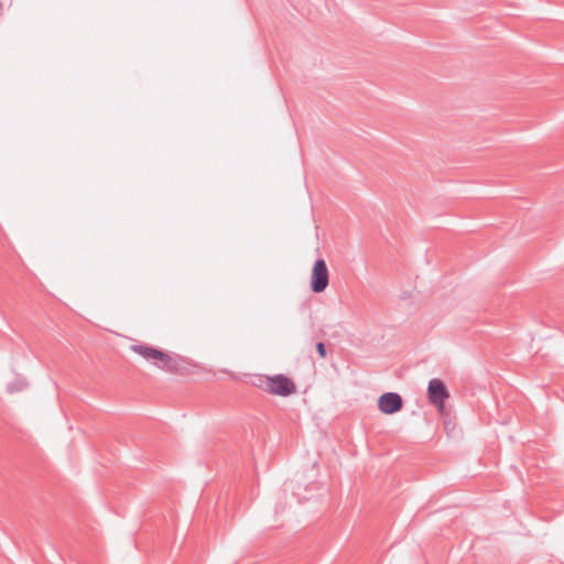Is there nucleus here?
<instances>
[{
  "label": "nucleus",
  "mask_w": 564,
  "mask_h": 564,
  "mask_svg": "<svg viewBox=\"0 0 564 564\" xmlns=\"http://www.w3.org/2000/svg\"><path fill=\"white\" fill-rule=\"evenodd\" d=\"M130 349L166 372L177 375L184 369L183 359L176 354L164 352L145 344H133Z\"/></svg>",
  "instance_id": "f257e3e1"
},
{
  "label": "nucleus",
  "mask_w": 564,
  "mask_h": 564,
  "mask_svg": "<svg viewBox=\"0 0 564 564\" xmlns=\"http://www.w3.org/2000/svg\"><path fill=\"white\" fill-rule=\"evenodd\" d=\"M329 283V273L324 259L314 262L311 275V289L314 293H322Z\"/></svg>",
  "instance_id": "f03ea898"
},
{
  "label": "nucleus",
  "mask_w": 564,
  "mask_h": 564,
  "mask_svg": "<svg viewBox=\"0 0 564 564\" xmlns=\"http://www.w3.org/2000/svg\"><path fill=\"white\" fill-rule=\"evenodd\" d=\"M427 398L440 412L444 411L445 400L449 398V393L441 379H432L427 386Z\"/></svg>",
  "instance_id": "7ed1b4c3"
},
{
  "label": "nucleus",
  "mask_w": 564,
  "mask_h": 564,
  "mask_svg": "<svg viewBox=\"0 0 564 564\" xmlns=\"http://www.w3.org/2000/svg\"><path fill=\"white\" fill-rule=\"evenodd\" d=\"M296 391L295 383L284 375L270 376L268 392L274 395L288 397Z\"/></svg>",
  "instance_id": "20e7f679"
},
{
  "label": "nucleus",
  "mask_w": 564,
  "mask_h": 564,
  "mask_svg": "<svg viewBox=\"0 0 564 564\" xmlns=\"http://www.w3.org/2000/svg\"><path fill=\"white\" fill-rule=\"evenodd\" d=\"M378 408L384 414H394L403 408V400L397 392H386L380 395Z\"/></svg>",
  "instance_id": "39448f33"
},
{
  "label": "nucleus",
  "mask_w": 564,
  "mask_h": 564,
  "mask_svg": "<svg viewBox=\"0 0 564 564\" xmlns=\"http://www.w3.org/2000/svg\"><path fill=\"white\" fill-rule=\"evenodd\" d=\"M269 379H270V376L259 375L252 379L251 383H252V386L268 392Z\"/></svg>",
  "instance_id": "423d86ee"
},
{
  "label": "nucleus",
  "mask_w": 564,
  "mask_h": 564,
  "mask_svg": "<svg viewBox=\"0 0 564 564\" xmlns=\"http://www.w3.org/2000/svg\"><path fill=\"white\" fill-rule=\"evenodd\" d=\"M25 387H26V382L24 380L19 379L15 382H11L8 384V391L10 393H13V392L22 390Z\"/></svg>",
  "instance_id": "0eeeda50"
},
{
  "label": "nucleus",
  "mask_w": 564,
  "mask_h": 564,
  "mask_svg": "<svg viewBox=\"0 0 564 564\" xmlns=\"http://www.w3.org/2000/svg\"><path fill=\"white\" fill-rule=\"evenodd\" d=\"M316 350L322 359H324L326 357V347H325L324 343H322V341L317 343Z\"/></svg>",
  "instance_id": "6e6552de"
}]
</instances>
